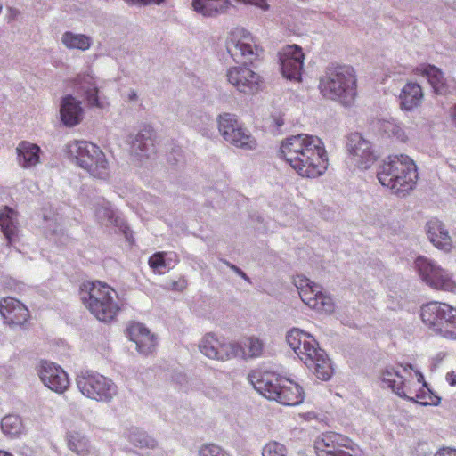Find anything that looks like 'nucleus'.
I'll return each instance as SVG.
<instances>
[{
  "mask_svg": "<svg viewBox=\"0 0 456 456\" xmlns=\"http://www.w3.org/2000/svg\"><path fill=\"white\" fill-rule=\"evenodd\" d=\"M156 444V442L154 440H151L150 443L146 444V446L154 447Z\"/></svg>",
  "mask_w": 456,
  "mask_h": 456,
  "instance_id": "49",
  "label": "nucleus"
},
{
  "mask_svg": "<svg viewBox=\"0 0 456 456\" xmlns=\"http://www.w3.org/2000/svg\"><path fill=\"white\" fill-rule=\"evenodd\" d=\"M226 48L231 56L235 59L238 56L252 61L262 52V49L256 45L252 35L244 28H235L230 32Z\"/></svg>",
  "mask_w": 456,
  "mask_h": 456,
  "instance_id": "15",
  "label": "nucleus"
},
{
  "mask_svg": "<svg viewBox=\"0 0 456 456\" xmlns=\"http://www.w3.org/2000/svg\"><path fill=\"white\" fill-rule=\"evenodd\" d=\"M283 125L284 119L281 113L273 114L266 119L267 127L273 133L278 132Z\"/></svg>",
  "mask_w": 456,
  "mask_h": 456,
  "instance_id": "41",
  "label": "nucleus"
},
{
  "mask_svg": "<svg viewBox=\"0 0 456 456\" xmlns=\"http://www.w3.org/2000/svg\"><path fill=\"white\" fill-rule=\"evenodd\" d=\"M446 381L451 386H456V371L452 370L446 374Z\"/></svg>",
  "mask_w": 456,
  "mask_h": 456,
  "instance_id": "45",
  "label": "nucleus"
},
{
  "mask_svg": "<svg viewBox=\"0 0 456 456\" xmlns=\"http://www.w3.org/2000/svg\"><path fill=\"white\" fill-rule=\"evenodd\" d=\"M127 4H160L164 0H125Z\"/></svg>",
  "mask_w": 456,
  "mask_h": 456,
  "instance_id": "43",
  "label": "nucleus"
},
{
  "mask_svg": "<svg viewBox=\"0 0 456 456\" xmlns=\"http://www.w3.org/2000/svg\"><path fill=\"white\" fill-rule=\"evenodd\" d=\"M385 131L399 141L405 142L407 136L404 131L395 123L387 122L384 125Z\"/></svg>",
  "mask_w": 456,
  "mask_h": 456,
  "instance_id": "40",
  "label": "nucleus"
},
{
  "mask_svg": "<svg viewBox=\"0 0 456 456\" xmlns=\"http://www.w3.org/2000/svg\"><path fill=\"white\" fill-rule=\"evenodd\" d=\"M199 456H228L220 446L209 444L200 447Z\"/></svg>",
  "mask_w": 456,
  "mask_h": 456,
  "instance_id": "39",
  "label": "nucleus"
},
{
  "mask_svg": "<svg viewBox=\"0 0 456 456\" xmlns=\"http://www.w3.org/2000/svg\"><path fill=\"white\" fill-rule=\"evenodd\" d=\"M85 84L81 85L80 89L83 90L84 94L86 96L87 102L91 106H100L99 99H98V89L95 86L94 83H92L93 77L90 76L84 77Z\"/></svg>",
  "mask_w": 456,
  "mask_h": 456,
  "instance_id": "36",
  "label": "nucleus"
},
{
  "mask_svg": "<svg viewBox=\"0 0 456 456\" xmlns=\"http://www.w3.org/2000/svg\"><path fill=\"white\" fill-rule=\"evenodd\" d=\"M60 112L62 122L68 126H74L82 119L83 110L80 102L72 96L63 99Z\"/></svg>",
  "mask_w": 456,
  "mask_h": 456,
  "instance_id": "30",
  "label": "nucleus"
},
{
  "mask_svg": "<svg viewBox=\"0 0 456 456\" xmlns=\"http://www.w3.org/2000/svg\"><path fill=\"white\" fill-rule=\"evenodd\" d=\"M286 447L275 441L267 443L262 451L263 456H286Z\"/></svg>",
  "mask_w": 456,
  "mask_h": 456,
  "instance_id": "37",
  "label": "nucleus"
},
{
  "mask_svg": "<svg viewBox=\"0 0 456 456\" xmlns=\"http://www.w3.org/2000/svg\"><path fill=\"white\" fill-rule=\"evenodd\" d=\"M319 88L325 98L345 106L353 104L357 96V78L354 68L345 65L329 68L320 80Z\"/></svg>",
  "mask_w": 456,
  "mask_h": 456,
  "instance_id": "5",
  "label": "nucleus"
},
{
  "mask_svg": "<svg viewBox=\"0 0 456 456\" xmlns=\"http://www.w3.org/2000/svg\"><path fill=\"white\" fill-rule=\"evenodd\" d=\"M61 40L68 48H76L83 51L88 49L91 45V40L88 37L71 32L64 33Z\"/></svg>",
  "mask_w": 456,
  "mask_h": 456,
  "instance_id": "35",
  "label": "nucleus"
},
{
  "mask_svg": "<svg viewBox=\"0 0 456 456\" xmlns=\"http://www.w3.org/2000/svg\"><path fill=\"white\" fill-rule=\"evenodd\" d=\"M379 183L396 195L404 196L415 187L418 172L415 162L406 155L389 156L377 173Z\"/></svg>",
  "mask_w": 456,
  "mask_h": 456,
  "instance_id": "4",
  "label": "nucleus"
},
{
  "mask_svg": "<svg viewBox=\"0 0 456 456\" xmlns=\"http://www.w3.org/2000/svg\"><path fill=\"white\" fill-rule=\"evenodd\" d=\"M16 153L17 161L23 168L33 167L40 162L41 149L30 142H20L16 148Z\"/></svg>",
  "mask_w": 456,
  "mask_h": 456,
  "instance_id": "25",
  "label": "nucleus"
},
{
  "mask_svg": "<svg viewBox=\"0 0 456 456\" xmlns=\"http://www.w3.org/2000/svg\"><path fill=\"white\" fill-rule=\"evenodd\" d=\"M312 362L303 361L304 363L322 380H328L332 373L333 369L330 359L327 358L324 352L317 348L314 353L311 354Z\"/></svg>",
  "mask_w": 456,
  "mask_h": 456,
  "instance_id": "27",
  "label": "nucleus"
},
{
  "mask_svg": "<svg viewBox=\"0 0 456 456\" xmlns=\"http://www.w3.org/2000/svg\"><path fill=\"white\" fill-rule=\"evenodd\" d=\"M129 338L136 344L138 352L142 354H151L157 346V339L154 334L142 323L134 322L127 328Z\"/></svg>",
  "mask_w": 456,
  "mask_h": 456,
  "instance_id": "22",
  "label": "nucleus"
},
{
  "mask_svg": "<svg viewBox=\"0 0 456 456\" xmlns=\"http://www.w3.org/2000/svg\"><path fill=\"white\" fill-rule=\"evenodd\" d=\"M200 352L210 359L226 361L235 358L236 354H241L236 343H225L220 341L214 334H207L200 345Z\"/></svg>",
  "mask_w": 456,
  "mask_h": 456,
  "instance_id": "19",
  "label": "nucleus"
},
{
  "mask_svg": "<svg viewBox=\"0 0 456 456\" xmlns=\"http://www.w3.org/2000/svg\"><path fill=\"white\" fill-rule=\"evenodd\" d=\"M422 98L421 86L417 83L409 82L403 87L399 95L401 109L412 110L420 104Z\"/></svg>",
  "mask_w": 456,
  "mask_h": 456,
  "instance_id": "29",
  "label": "nucleus"
},
{
  "mask_svg": "<svg viewBox=\"0 0 456 456\" xmlns=\"http://www.w3.org/2000/svg\"><path fill=\"white\" fill-rule=\"evenodd\" d=\"M0 229L7 241L8 247H12L18 241L20 238L18 212L7 206L1 208Z\"/></svg>",
  "mask_w": 456,
  "mask_h": 456,
  "instance_id": "24",
  "label": "nucleus"
},
{
  "mask_svg": "<svg viewBox=\"0 0 456 456\" xmlns=\"http://www.w3.org/2000/svg\"><path fill=\"white\" fill-rule=\"evenodd\" d=\"M153 135L154 131L151 126H144L136 135V138L133 142V148L138 149L142 155L149 157L151 152L155 151Z\"/></svg>",
  "mask_w": 456,
  "mask_h": 456,
  "instance_id": "31",
  "label": "nucleus"
},
{
  "mask_svg": "<svg viewBox=\"0 0 456 456\" xmlns=\"http://www.w3.org/2000/svg\"><path fill=\"white\" fill-rule=\"evenodd\" d=\"M427 234L430 242L439 250L451 252L453 244L448 230L437 218H432L427 223Z\"/></svg>",
  "mask_w": 456,
  "mask_h": 456,
  "instance_id": "23",
  "label": "nucleus"
},
{
  "mask_svg": "<svg viewBox=\"0 0 456 456\" xmlns=\"http://www.w3.org/2000/svg\"><path fill=\"white\" fill-rule=\"evenodd\" d=\"M191 4L195 12L206 17L225 13L232 5L230 0H193Z\"/></svg>",
  "mask_w": 456,
  "mask_h": 456,
  "instance_id": "28",
  "label": "nucleus"
},
{
  "mask_svg": "<svg viewBox=\"0 0 456 456\" xmlns=\"http://www.w3.org/2000/svg\"><path fill=\"white\" fill-rule=\"evenodd\" d=\"M242 344L236 343V346L240 349L241 354H236L235 358H256L262 355L264 344L260 339L248 337L243 339Z\"/></svg>",
  "mask_w": 456,
  "mask_h": 456,
  "instance_id": "32",
  "label": "nucleus"
},
{
  "mask_svg": "<svg viewBox=\"0 0 456 456\" xmlns=\"http://www.w3.org/2000/svg\"><path fill=\"white\" fill-rule=\"evenodd\" d=\"M67 444L69 449L79 456H87L90 453L89 442L80 432H69L67 435Z\"/></svg>",
  "mask_w": 456,
  "mask_h": 456,
  "instance_id": "33",
  "label": "nucleus"
},
{
  "mask_svg": "<svg viewBox=\"0 0 456 456\" xmlns=\"http://www.w3.org/2000/svg\"><path fill=\"white\" fill-rule=\"evenodd\" d=\"M167 252H157L150 256L148 260L149 266L154 270L160 273L162 269L167 267V263L165 256Z\"/></svg>",
  "mask_w": 456,
  "mask_h": 456,
  "instance_id": "38",
  "label": "nucleus"
},
{
  "mask_svg": "<svg viewBox=\"0 0 456 456\" xmlns=\"http://www.w3.org/2000/svg\"><path fill=\"white\" fill-rule=\"evenodd\" d=\"M347 150L352 161L362 169L370 167L377 159L371 150L370 142L365 140L359 133H354L349 135Z\"/></svg>",
  "mask_w": 456,
  "mask_h": 456,
  "instance_id": "20",
  "label": "nucleus"
},
{
  "mask_svg": "<svg viewBox=\"0 0 456 456\" xmlns=\"http://www.w3.org/2000/svg\"><path fill=\"white\" fill-rule=\"evenodd\" d=\"M294 283L302 301L310 308L323 313L333 311L334 304L331 297L322 293L319 285L302 275H297L294 279Z\"/></svg>",
  "mask_w": 456,
  "mask_h": 456,
  "instance_id": "12",
  "label": "nucleus"
},
{
  "mask_svg": "<svg viewBox=\"0 0 456 456\" xmlns=\"http://www.w3.org/2000/svg\"><path fill=\"white\" fill-rule=\"evenodd\" d=\"M451 116H452V119H453L454 121H456V104H455V105H454V107L452 109Z\"/></svg>",
  "mask_w": 456,
  "mask_h": 456,
  "instance_id": "47",
  "label": "nucleus"
},
{
  "mask_svg": "<svg viewBox=\"0 0 456 456\" xmlns=\"http://www.w3.org/2000/svg\"><path fill=\"white\" fill-rule=\"evenodd\" d=\"M420 318L435 336L456 341V307L445 302L431 301L421 306Z\"/></svg>",
  "mask_w": 456,
  "mask_h": 456,
  "instance_id": "7",
  "label": "nucleus"
},
{
  "mask_svg": "<svg viewBox=\"0 0 456 456\" xmlns=\"http://www.w3.org/2000/svg\"><path fill=\"white\" fill-rule=\"evenodd\" d=\"M1 429L3 433L10 437H17L24 431V425L20 416L9 414L1 420Z\"/></svg>",
  "mask_w": 456,
  "mask_h": 456,
  "instance_id": "34",
  "label": "nucleus"
},
{
  "mask_svg": "<svg viewBox=\"0 0 456 456\" xmlns=\"http://www.w3.org/2000/svg\"><path fill=\"white\" fill-rule=\"evenodd\" d=\"M287 342L302 362H312L311 354L318 348L314 337L299 329H292L287 335Z\"/></svg>",
  "mask_w": 456,
  "mask_h": 456,
  "instance_id": "21",
  "label": "nucleus"
},
{
  "mask_svg": "<svg viewBox=\"0 0 456 456\" xmlns=\"http://www.w3.org/2000/svg\"><path fill=\"white\" fill-rule=\"evenodd\" d=\"M280 154L298 175L305 178L321 176L329 166L324 143L314 135L302 134L287 138L280 146Z\"/></svg>",
  "mask_w": 456,
  "mask_h": 456,
  "instance_id": "1",
  "label": "nucleus"
},
{
  "mask_svg": "<svg viewBox=\"0 0 456 456\" xmlns=\"http://www.w3.org/2000/svg\"><path fill=\"white\" fill-rule=\"evenodd\" d=\"M0 456H13V455L6 451L0 450Z\"/></svg>",
  "mask_w": 456,
  "mask_h": 456,
  "instance_id": "48",
  "label": "nucleus"
},
{
  "mask_svg": "<svg viewBox=\"0 0 456 456\" xmlns=\"http://www.w3.org/2000/svg\"><path fill=\"white\" fill-rule=\"evenodd\" d=\"M248 380L259 394L281 404L296 406L305 399V391L298 383L275 372L253 370Z\"/></svg>",
  "mask_w": 456,
  "mask_h": 456,
  "instance_id": "3",
  "label": "nucleus"
},
{
  "mask_svg": "<svg viewBox=\"0 0 456 456\" xmlns=\"http://www.w3.org/2000/svg\"><path fill=\"white\" fill-rule=\"evenodd\" d=\"M69 151L75 154L79 167L92 176L102 180L109 177V163L99 146L86 141H75L69 145Z\"/></svg>",
  "mask_w": 456,
  "mask_h": 456,
  "instance_id": "8",
  "label": "nucleus"
},
{
  "mask_svg": "<svg viewBox=\"0 0 456 456\" xmlns=\"http://www.w3.org/2000/svg\"><path fill=\"white\" fill-rule=\"evenodd\" d=\"M38 375L43 384L55 393L62 394L69 387L67 372L54 362L41 361Z\"/></svg>",
  "mask_w": 456,
  "mask_h": 456,
  "instance_id": "18",
  "label": "nucleus"
},
{
  "mask_svg": "<svg viewBox=\"0 0 456 456\" xmlns=\"http://www.w3.org/2000/svg\"><path fill=\"white\" fill-rule=\"evenodd\" d=\"M404 375L394 367H388L382 372V383L396 395L423 405H437L440 398L432 394L424 381L423 375L414 370L411 364L401 365Z\"/></svg>",
  "mask_w": 456,
  "mask_h": 456,
  "instance_id": "2",
  "label": "nucleus"
},
{
  "mask_svg": "<svg viewBox=\"0 0 456 456\" xmlns=\"http://www.w3.org/2000/svg\"><path fill=\"white\" fill-rule=\"evenodd\" d=\"M415 265L422 281L430 288L436 290L456 293V281L452 274L434 261L425 256H419Z\"/></svg>",
  "mask_w": 456,
  "mask_h": 456,
  "instance_id": "10",
  "label": "nucleus"
},
{
  "mask_svg": "<svg viewBox=\"0 0 456 456\" xmlns=\"http://www.w3.org/2000/svg\"><path fill=\"white\" fill-rule=\"evenodd\" d=\"M135 97H136V94H135L134 92H132L131 94H129V99L130 100H134V99H135Z\"/></svg>",
  "mask_w": 456,
  "mask_h": 456,
  "instance_id": "50",
  "label": "nucleus"
},
{
  "mask_svg": "<svg viewBox=\"0 0 456 456\" xmlns=\"http://www.w3.org/2000/svg\"><path fill=\"white\" fill-rule=\"evenodd\" d=\"M354 446L350 438L335 432L322 433L314 441L316 456H354Z\"/></svg>",
  "mask_w": 456,
  "mask_h": 456,
  "instance_id": "13",
  "label": "nucleus"
},
{
  "mask_svg": "<svg viewBox=\"0 0 456 456\" xmlns=\"http://www.w3.org/2000/svg\"><path fill=\"white\" fill-rule=\"evenodd\" d=\"M416 75L426 77L437 94H444L447 92V86L441 69L434 65L422 64L414 69Z\"/></svg>",
  "mask_w": 456,
  "mask_h": 456,
  "instance_id": "26",
  "label": "nucleus"
},
{
  "mask_svg": "<svg viewBox=\"0 0 456 456\" xmlns=\"http://www.w3.org/2000/svg\"><path fill=\"white\" fill-rule=\"evenodd\" d=\"M436 456H456V450L452 448L441 449Z\"/></svg>",
  "mask_w": 456,
  "mask_h": 456,
  "instance_id": "44",
  "label": "nucleus"
},
{
  "mask_svg": "<svg viewBox=\"0 0 456 456\" xmlns=\"http://www.w3.org/2000/svg\"><path fill=\"white\" fill-rule=\"evenodd\" d=\"M282 75L289 79L300 81L305 55L302 48L297 45H289L279 53Z\"/></svg>",
  "mask_w": 456,
  "mask_h": 456,
  "instance_id": "16",
  "label": "nucleus"
},
{
  "mask_svg": "<svg viewBox=\"0 0 456 456\" xmlns=\"http://www.w3.org/2000/svg\"><path fill=\"white\" fill-rule=\"evenodd\" d=\"M0 314L4 323L12 328H21L30 319L28 308L21 301L12 297H6L1 299Z\"/></svg>",
  "mask_w": 456,
  "mask_h": 456,
  "instance_id": "17",
  "label": "nucleus"
},
{
  "mask_svg": "<svg viewBox=\"0 0 456 456\" xmlns=\"http://www.w3.org/2000/svg\"><path fill=\"white\" fill-rule=\"evenodd\" d=\"M226 77L229 84L245 94H256L264 86V79L260 74L247 65L231 67L226 71Z\"/></svg>",
  "mask_w": 456,
  "mask_h": 456,
  "instance_id": "14",
  "label": "nucleus"
},
{
  "mask_svg": "<svg viewBox=\"0 0 456 456\" xmlns=\"http://www.w3.org/2000/svg\"><path fill=\"white\" fill-rule=\"evenodd\" d=\"M229 266L231 267V269H232L234 272H236L239 275H240L242 278H244L245 280H248V277L247 275L245 274V273H243L239 267H237L236 265H229Z\"/></svg>",
  "mask_w": 456,
  "mask_h": 456,
  "instance_id": "46",
  "label": "nucleus"
},
{
  "mask_svg": "<svg viewBox=\"0 0 456 456\" xmlns=\"http://www.w3.org/2000/svg\"><path fill=\"white\" fill-rule=\"evenodd\" d=\"M77 387L86 397L109 403L118 395V387L109 378L93 372H86L77 377Z\"/></svg>",
  "mask_w": 456,
  "mask_h": 456,
  "instance_id": "9",
  "label": "nucleus"
},
{
  "mask_svg": "<svg viewBox=\"0 0 456 456\" xmlns=\"http://www.w3.org/2000/svg\"><path fill=\"white\" fill-rule=\"evenodd\" d=\"M87 297L83 302L89 312L100 322H110L113 321L122 309V305L116 300V290L102 281L87 282L84 284Z\"/></svg>",
  "mask_w": 456,
  "mask_h": 456,
  "instance_id": "6",
  "label": "nucleus"
},
{
  "mask_svg": "<svg viewBox=\"0 0 456 456\" xmlns=\"http://www.w3.org/2000/svg\"><path fill=\"white\" fill-rule=\"evenodd\" d=\"M218 129L226 142L238 148L253 150L257 145L256 139L241 126L232 114L219 115Z\"/></svg>",
  "mask_w": 456,
  "mask_h": 456,
  "instance_id": "11",
  "label": "nucleus"
},
{
  "mask_svg": "<svg viewBox=\"0 0 456 456\" xmlns=\"http://www.w3.org/2000/svg\"><path fill=\"white\" fill-rule=\"evenodd\" d=\"M237 1L240 3H242L244 4L255 6L264 12L268 11L270 8L266 0H237Z\"/></svg>",
  "mask_w": 456,
  "mask_h": 456,
  "instance_id": "42",
  "label": "nucleus"
}]
</instances>
